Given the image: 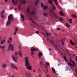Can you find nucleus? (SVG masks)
<instances>
[{
	"label": "nucleus",
	"instance_id": "obj_1",
	"mask_svg": "<svg viewBox=\"0 0 77 77\" xmlns=\"http://www.w3.org/2000/svg\"><path fill=\"white\" fill-rule=\"evenodd\" d=\"M25 61V66L26 68L28 70H31L32 68H31V65L29 62V58L27 57H26L24 58Z\"/></svg>",
	"mask_w": 77,
	"mask_h": 77
},
{
	"label": "nucleus",
	"instance_id": "obj_2",
	"mask_svg": "<svg viewBox=\"0 0 77 77\" xmlns=\"http://www.w3.org/2000/svg\"><path fill=\"white\" fill-rule=\"evenodd\" d=\"M8 20L6 23L7 26H9L12 23V21H14V19H13V15L12 14L9 15L8 17Z\"/></svg>",
	"mask_w": 77,
	"mask_h": 77
},
{
	"label": "nucleus",
	"instance_id": "obj_3",
	"mask_svg": "<svg viewBox=\"0 0 77 77\" xmlns=\"http://www.w3.org/2000/svg\"><path fill=\"white\" fill-rule=\"evenodd\" d=\"M15 54V55H13L12 56L13 59L15 62H17V59H18V57H17V56H18V53L17 52H16Z\"/></svg>",
	"mask_w": 77,
	"mask_h": 77
},
{
	"label": "nucleus",
	"instance_id": "obj_4",
	"mask_svg": "<svg viewBox=\"0 0 77 77\" xmlns=\"http://www.w3.org/2000/svg\"><path fill=\"white\" fill-rule=\"evenodd\" d=\"M11 51H13L14 50V47L12 45V44H10L8 48V51H9L11 50Z\"/></svg>",
	"mask_w": 77,
	"mask_h": 77
},
{
	"label": "nucleus",
	"instance_id": "obj_5",
	"mask_svg": "<svg viewBox=\"0 0 77 77\" xmlns=\"http://www.w3.org/2000/svg\"><path fill=\"white\" fill-rule=\"evenodd\" d=\"M47 41H48L50 43H51V44H52V45H53L54 47H56V44H55L54 43V42H53L52 40L50 39V38H48L47 39Z\"/></svg>",
	"mask_w": 77,
	"mask_h": 77
},
{
	"label": "nucleus",
	"instance_id": "obj_6",
	"mask_svg": "<svg viewBox=\"0 0 77 77\" xmlns=\"http://www.w3.org/2000/svg\"><path fill=\"white\" fill-rule=\"evenodd\" d=\"M11 68L12 69H14V68H15L16 69H18L17 68V67L14 64L11 63Z\"/></svg>",
	"mask_w": 77,
	"mask_h": 77
},
{
	"label": "nucleus",
	"instance_id": "obj_7",
	"mask_svg": "<svg viewBox=\"0 0 77 77\" xmlns=\"http://www.w3.org/2000/svg\"><path fill=\"white\" fill-rule=\"evenodd\" d=\"M35 51H39V49L33 47L31 49V51H35Z\"/></svg>",
	"mask_w": 77,
	"mask_h": 77
},
{
	"label": "nucleus",
	"instance_id": "obj_8",
	"mask_svg": "<svg viewBox=\"0 0 77 77\" xmlns=\"http://www.w3.org/2000/svg\"><path fill=\"white\" fill-rule=\"evenodd\" d=\"M20 2L23 5H26V1L25 0H20Z\"/></svg>",
	"mask_w": 77,
	"mask_h": 77
},
{
	"label": "nucleus",
	"instance_id": "obj_9",
	"mask_svg": "<svg viewBox=\"0 0 77 77\" xmlns=\"http://www.w3.org/2000/svg\"><path fill=\"white\" fill-rule=\"evenodd\" d=\"M18 55L20 56V57H22L23 54L22 53V51L21 50L20 51L18 52Z\"/></svg>",
	"mask_w": 77,
	"mask_h": 77
},
{
	"label": "nucleus",
	"instance_id": "obj_10",
	"mask_svg": "<svg viewBox=\"0 0 77 77\" xmlns=\"http://www.w3.org/2000/svg\"><path fill=\"white\" fill-rule=\"evenodd\" d=\"M69 42L70 44H71L72 45H76L75 44V43H74V42H72V40H70Z\"/></svg>",
	"mask_w": 77,
	"mask_h": 77
},
{
	"label": "nucleus",
	"instance_id": "obj_11",
	"mask_svg": "<svg viewBox=\"0 0 77 77\" xmlns=\"http://www.w3.org/2000/svg\"><path fill=\"white\" fill-rule=\"evenodd\" d=\"M5 47H6V46L5 45L0 46V48L2 49L3 51H4V49H5Z\"/></svg>",
	"mask_w": 77,
	"mask_h": 77
},
{
	"label": "nucleus",
	"instance_id": "obj_12",
	"mask_svg": "<svg viewBox=\"0 0 77 77\" xmlns=\"http://www.w3.org/2000/svg\"><path fill=\"white\" fill-rule=\"evenodd\" d=\"M12 38H10L8 42V44H11L12 42Z\"/></svg>",
	"mask_w": 77,
	"mask_h": 77
},
{
	"label": "nucleus",
	"instance_id": "obj_13",
	"mask_svg": "<svg viewBox=\"0 0 77 77\" xmlns=\"http://www.w3.org/2000/svg\"><path fill=\"white\" fill-rule=\"evenodd\" d=\"M5 42H6V40H5L2 39L1 42V44H5Z\"/></svg>",
	"mask_w": 77,
	"mask_h": 77
},
{
	"label": "nucleus",
	"instance_id": "obj_14",
	"mask_svg": "<svg viewBox=\"0 0 77 77\" xmlns=\"http://www.w3.org/2000/svg\"><path fill=\"white\" fill-rule=\"evenodd\" d=\"M12 2L14 3V4H17L18 3V1L17 0H16L15 1L14 0H12Z\"/></svg>",
	"mask_w": 77,
	"mask_h": 77
},
{
	"label": "nucleus",
	"instance_id": "obj_15",
	"mask_svg": "<svg viewBox=\"0 0 77 77\" xmlns=\"http://www.w3.org/2000/svg\"><path fill=\"white\" fill-rule=\"evenodd\" d=\"M72 17L74 18H77V17L76 14H72Z\"/></svg>",
	"mask_w": 77,
	"mask_h": 77
},
{
	"label": "nucleus",
	"instance_id": "obj_16",
	"mask_svg": "<svg viewBox=\"0 0 77 77\" xmlns=\"http://www.w3.org/2000/svg\"><path fill=\"white\" fill-rule=\"evenodd\" d=\"M2 66L4 68H5L8 66V65L6 64H4L2 65Z\"/></svg>",
	"mask_w": 77,
	"mask_h": 77
},
{
	"label": "nucleus",
	"instance_id": "obj_17",
	"mask_svg": "<svg viewBox=\"0 0 77 77\" xmlns=\"http://www.w3.org/2000/svg\"><path fill=\"white\" fill-rule=\"evenodd\" d=\"M48 2L49 3L51 4L52 5H53V2L52 0H48Z\"/></svg>",
	"mask_w": 77,
	"mask_h": 77
},
{
	"label": "nucleus",
	"instance_id": "obj_18",
	"mask_svg": "<svg viewBox=\"0 0 77 77\" xmlns=\"http://www.w3.org/2000/svg\"><path fill=\"white\" fill-rule=\"evenodd\" d=\"M29 20H31L32 21L33 23H35V24H36V23L35 22V21H33V20H32L31 18H29Z\"/></svg>",
	"mask_w": 77,
	"mask_h": 77
},
{
	"label": "nucleus",
	"instance_id": "obj_19",
	"mask_svg": "<svg viewBox=\"0 0 77 77\" xmlns=\"http://www.w3.org/2000/svg\"><path fill=\"white\" fill-rule=\"evenodd\" d=\"M60 15H61V16H63V12L62 11H60L59 13Z\"/></svg>",
	"mask_w": 77,
	"mask_h": 77
},
{
	"label": "nucleus",
	"instance_id": "obj_20",
	"mask_svg": "<svg viewBox=\"0 0 77 77\" xmlns=\"http://www.w3.org/2000/svg\"><path fill=\"white\" fill-rule=\"evenodd\" d=\"M42 52H40L38 54V57H41V56H42Z\"/></svg>",
	"mask_w": 77,
	"mask_h": 77
},
{
	"label": "nucleus",
	"instance_id": "obj_21",
	"mask_svg": "<svg viewBox=\"0 0 77 77\" xmlns=\"http://www.w3.org/2000/svg\"><path fill=\"white\" fill-rule=\"evenodd\" d=\"M66 71H70L71 70V69H69V67H67V66L66 67Z\"/></svg>",
	"mask_w": 77,
	"mask_h": 77
},
{
	"label": "nucleus",
	"instance_id": "obj_22",
	"mask_svg": "<svg viewBox=\"0 0 77 77\" xmlns=\"http://www.w3.org/2000/svg\"><path fill=\"white\" fill-rule=\"evenodd\" d=\"M53 1H54L55 2L56 5L59 6V4L57 3V0H53Z\"/></svg>",
	"mask_w": 77,
	"mask_h": 77
},
{
	"label": "nucleus",
	"instance_id": "obj_23",
	"mask_svg": "<svg viewBox=\"0 0 77 77\" xmlns=\"http://www.w3.org/2000/svg\"><path fill=\"white\" fill-rule=\"evenodd\" d=\"M52 9H54V10L56 9V8L54 7V6L53 5V4L52 5Z\"/></svg>",
	"mask_w": 77,
	"mask_h": 77
},
{
	"label": "nucleus",
	"instance_id": "obj_24",
	"mask_svg": "<svg viewBox=\"0 0 77 77\" xmlns=\"http://www.w3.org/2000/svg\"><path fill=\"white\" fill-rule=\"evenodd\" d=\"M66 26H67V27H68V28H69V27H70V25L69 24H68L67 23H66Z\"/></svg>",
	"mask_w": 77,
	"mask_h": 77
},
{
	"label": "nucleus",
	"instance_id": "obj_25",
	"mask_svg": "<svg viewBox=\"0 0 77 77\" xmlns=\"http://www.w3.org/2000/svg\"><path fill=\"white\" fill-rule=\"evenodd\" d=\"M45 68H46V71H45V73L46 74H47V72H48V68H47V66H46L45 67Z\"/></svg>",
	"mask_w": 77,
	"mask_h": 77
},
{
	"label": "nucleus",
	"instance_id": "obj_26",
	"mask_svg": "<svg viewBox=\"0 0 77 77\" xmlns=\"http://www.w3.org/2000/svg\"><path fill=\"white\" fill-rule=\"evenodd\" d=\"M30 14L31 15H35V13L34 12V11H32V12H30Z\"/></svg>",
	"mask_w": 77,
	"mask_h": 77
},
{
	"label": "nucleus",
	"instance_id": "obj_27",
	"mask_svg": "<svg viewBox=\"0 0 77 77\" xmlns=\"http://www.w3.org/2000/svg\"><path fill=\"white\" fill-rule=\"evenodd\" d=\"M48 13H45L43 14V15L45 16V17H47V15H48Z\"/></svg>",
	"mask_w": 77,
	"mask_h": 77
},
{
	"label": "nucleus",
	"instance_id": "obj_28",
	"mask_svg": "<svg viewBox=\"0 0 77 77\" xmlns=\"http://www.w3.org/2000/svg\"><path fill=\"white\" fill-rule=\"evenodd\" d=\"M4 14H5V10H4L2 11L1 13H0V15H3Z\"/></svg>",
	"mask_w": 77,
	"mask_h": 77
},
{
	"label": "nucleus",
	"instance_id": "obj_29",
	"mask_svg": "<svg viewBox=\"0 0 77 77\" xmlns=\"http://www.w3.org/2000/svg\"><path fill=\"white\" fill-rule=\"evenodd\" d=\"M52 71L54 73H55L56 70L54 68H52Z\"/></svg>",
	"mask_w": 77,
	"mask_h": 77
},
{
	"label": "nucleus",
	"instance_id": "obj_30",
	"mask_svg": "<svg viewBox=\"0 0 77 77\" xmlns=\"http://www.w3.org/2000/svg\"><path fill=\"white\" fill-rule=\"evenodd\" d=\"M21 17L22 18H24V15L23 14H20Z\"/></svg>",
	"mask_w": 77,
	"mask_h": 77
},
{
	"label": "nucleus",
	"instance_id": "obj_31",
	"mask_svg": "<svg viewBox=\"0 0 77 77\" xmlns=\"http://www.w3.org/2000/svg\"><path fill=\"white\" fill-rule=\"evenodd\" d=\"M59 53L60 54H61L62 56L63 55V54H62V52L60 50H59Z\"/></svg>",
	"mask_w": 77,
	"mask_h": 77
},
{
	"label": "nucleus",
	"instance_id": "obj_32",
	"mask_svg": "<svg viewBox=\"0 0 77 77\" xmlns=\"http://www.w3.org/2000/svg\"><path fill=\"white\" fill-rule=\"evenodd\" d=\"M50 14H54L53 10H51L49 11Z\"/></svg>",
	"mask_w": 77,
	"mask_h": 77
},
{
	"label": "nucleus",
	"instance_id": "obj_33",
	"mask_svg": "<svg viewBox=\"0 0 77 77\" xmlns=\"http://www.w3.org/2000/svg\"><path fill=\"white\" fill-rule=\"evenodd\" d=\"M45 34L47 35V36H48V37L50 36V34L47 33V32H46Z\"/></svg>",
	"mask_w": 77,
	"mask_h": 77
},
{
	"label": "nucleus",
	"instance_id": "obj_34",
	"mask_svg": "<svg viewBox=\"0 0 77 77\" xmlns=\"http://www.w3.org/2000/svg\"><path fill=\"white\" fill-rule=\"evenodd\" d=\"M70 60V61H71L72 63H73V64L74 65H75V63H74V61H72V60Z\"/></svg>",
	"mask_w": 77,
	"mask_h": 77
},
{
	"label": "nucleus",
	"instance_id": "obj_35",
	"mask_svg": "<svg viewBox=\"0 0 77 77\" xmlns=\"http://www.w3.org/2000/svg\"><path fill=\"white\" fill-rule=\"evenodd\" d=\"M43 9H47V6L45 5L44 6H43Z\"/></svg>",
	"mask_w": 77,
	"mask_h": 77
},
{
	"label": "nucleus",
	"instance_id": "obj_36",
	"mask_svg": "<svg viewBox=\"0 0 77 77\" xmlns=\"http://www.w3.org/2000/svg\"><path fill=\"white\" fill-rule=\"evenodd\" d=\"M68 63L70 66H72V64L71 63L69 62H68Z\"/></svg>",
	"mask_w": 77,
	"mask_h": 77
},
{
	"label": "nucleus",
	"instance_id": "obj_37",
	"mask_svg": "<svg viewBox=\"0 0 77 77\" xmlns=\"http://www.w3.org/2000/svg\"><path fill=\"white\" fill-rule=\"evenodd\" d=\"M43 63H43V62H40V65H41V66H42V65H43Z\"/></svg>",
	"mask_w": 77,
	"mask_h": 77
},
{
	"label": "nucleus",
	"instance_id": "obj_38",
	"mask_svg": "<svg viewBox=\"0 0 77 77\" xmlns=\"http://www.w3.org/2000/svg\"><path fill=\"white\" fill-rule=\"evenodd\" d=\"M69 20L70 23H72V19H69Z\"/></svg>",
	"mask_w": 77,
	"mask_h": 77
},
{
	"label": "nucleus",
	"instance_id": "obj_39",
	"mask_svg": "<svg viewBox=\"0 0 77 77\" xmlns=\"http://www.w3.org/2000/svg\"><path fill=\"white\" fill-rule=\"evenodd\" d=\"M39 1V0H37L35 2V4H38Z\"/></svg>",
	"mask_w": 77,
	"mask_h": 77
},
{
	"label": "nucleus",
	"instance_id": "obj_40",
	"mask_svg": "<svg viewBox=\"0 0 77 77\" xmlns=\"http://www.w3.org/2000/svg\"><path fill=\"white\" fill-rule=\"evenodd\" d=\"M1 16V18H5V15H3V14H1L0 15Z\"/></svg>",
	"mask_w": 77,
	"mask_h": 77
},
{
	"label": "nucleus",
	"instance_id": "obj_41",
	"mask_svg": "<svg viewBox=\"0 0 77 77\" xmlns=\"http://www.w3.org/2000/svg\"><path fill=\"white\" fill-rule=\"evenodd\" d=\"M19 48L20 49H21L22 48V46H21V45H20L19 46Z\"/></svg>",
	"mask_w": 77,
	"mask_h": 77
},
{
	"label": "nucleus",
	"instance_id": "obj_42",
	"mask_svg": "<svg viewBox=\"0 0 77 77\" xmlns=\"http://www.w3.org/2000/svg\"><path fill=\"white\" fill-rule=\"evenodd\" d=\"M41 7L43 8L44 7V4L41 3Z\"/></svg>",
	"mask_w": 77,
	"mask_h": 77
},
{
	"label": "nucleus",
	"instance_id": "obj_43",
	"mask_svg": "<svg viewBox=\"0 0 77 77\" xmlns=\"http://www.w3.org/2000/svg\"><path fill=\"white\" fill-rule=\"evenodd\" d=\"M63 58H64V60H66V61L67 60H66V57H65V56H64Z\"/></svg>",
	"mask_w": 77,
	"mask_h": 77
},
{
	"label": "nucleus",
	"instance_id": "obj_44",
	"mask_svg": "<svg viewBox=\"0 0 77 77\" xmlns=\"http://www.w3.org/2000/svg\"><path fill=\"white\" fill-rule=\"evenodd\" d=\"M17 31H15L14 32V35H16V33H17Z\"/></svg>",
	"mask_w": 77,
	"mask_h": 77
},
{
	"label": "nucleus",
	"instance_id": "obj_45",
	"mask_svg": "<svg viewBox=\"0 0 77 77\" xmlns=\"http://www.w3.org/2000/svg\"><path fill=\"white\" fill-rule=\"evenodd\" d=\"M35 54L34 52H31V55L32 56V55H33V54Z\"/></svg>",
	"mask_w": 77,
	"mask_h": 77
},
{
	"label": "nucleus",
	"instance_id": "obj_46",
	"mask_svg": "<svg viewBox=\"0 0 77 77\" xmlns=\"http://www.w3.org/2000/svg\"><path fill=\"white\" fill-rule=\"evenodd\" d=\"M59 19L60 20H61V21H63V19L62 18H59Z\"/></svg>",
	"mask_w": 77,
	"mask_h": 77
},
{
	"label": "nucleus",
	"instance_id": "obj_47",
	"mask_svg": "<svg viewBox=\"0 0 77 77\" xmlns=\"http://www.w3.org/2000/svg\"><path fill=\"white\" fill-rule=\"evenodd\" d=\"M46 64L47 65V66H49V65H50V64H49V63H46Z\"/></svg>",
	"mask_w": 77,
	"mask_h": 77
},
{
	"label": "nucleus",
	"instance_id": "obj_48",
	"mask_svg": "<svg viewBox=\"0 0 77 77\" xmlns=\"http://www.w3.org/2000/svg\"><path fill=\"white\" fill-rule=\"evenodd\" d=\"M15 31L16 32H17V31H18V28H16L15 29Z\"/></svg>",
	"mask_w": 77,
	"mask_h": 77
},
{
	"label": "nucleus",
	"instance_id": "obj_49",
	"mask_svg": "<svg viewBox=\"0 0 77 77\" xmlns=\"http://www.w3.org/2000/svg\"><path fill=\"white\" fill-rule=\"evenodd\" d=\"M39 31H36L35 32V33H37V34H39Z\"/></svg>",
	"mask_w": 77,
	"mask_h": 77
},
{
	"label": "nucleus",
	"instance_id": "obj_50",
	"mask_svg": "<svg viewBox=\"0 0 77 77\" xmlns=\"http://www.w3.org/2000/svg\"><path fill=\"white\" fill-rule=\"evenodd\" d=\"M5 62H7V63H9V61H8V60H5Z\"/></svg>",
	"mask_w": 77,
	"mask_h": 77
},
{
	"label": "nucleus",
	"instance_id": "obj_51",
	"mask_svg": "<svg viewBox=\"0 0 77 77\" xmlns=\"http://www.w3.org/2000/svg\"><path fill=\"white\" fill-rule=\"evenodd\" d=\"M56 18H57V19H59V17H58V16H56Z\"/></svg>",
	"mask_w": 77,
	"mask_h": 77
},
{
	"label": "nucleus",
	"instance_id": "obj_52",
	"mask_svg": "<svg viewBox=\"0 0 77 77\" xmlns=\"http://www.w3.org/2000/svg\"><path fill=\"white\" fill-rule=\"evenodd\" d=\"M13 9V7H11L10 10H12Z\"/></svg>",
	"mask_w": 77,
	"mask_h": 77
},
{
	"label": "nucleus",
	"instance_id": "obj_53",
	"mask_svg": "<svg viewBox=\"0 0 77 77\" xmlns=\"http://www.w3.org/2000/svg\"><path fill=\"white\" fill-rule=\"evenodd\" d=\"M27 9L28 10H29L30 9V7H28L27 8Z\"/></svg>",
	"mask_w": 77,
	"mask_h": 77
},
{
	"label": "nucleus",
	"instance_id": "obj_54",
	"mask_svg": "<svg viewBox=\"0 0 77 77\" xmlns=\"http://www.w3.org/2000/svg\"><path fill=\"white\" fill-rule=\"evenodd\" d=\"M57 30H60V28H57Z\"/></svg>",
	"mask_w": 77,
	"mask_h": 77
},
{
	"label": "nucleus",
	"instance_id": "obj_55",
	"mask_svg": "<svg viewBox=\"0 0 77 77\" xmlns=\"http://www.w3.org/2000/svg\"><path fill=\"white\" fill-rule=\"evenodd\" d=\"M2 38H3V37H0V41H1V40H2Z\"/></svg>",
	"mask_w": 77,
	"mask_h": 77
},
{
	"label": "nucleus",
	"instance_id": "obj_56",
	"mask_svg": "<svg viewBox=\"0 0 77 77\" xmlns=\"http://www.w3.org/2000/svg\"><path fill=\"white\" fill-rule=\"evenodd\" d=\"M61 42H62V43H63V40H61Z\"/></svg>",
	"mask_w": 77,
	"mask_h": 77
},
{
	"label": "nucleus",
	"instance_id": "obj_57",
	"mask_svg": "<svg viewBox=\"0 0 77 77\" xmlns=\"http://www.w3.org/2000/svg\"><path fill=\"white\" fill-rule=\"evenodd\" d=\"M33 72H35V70L33 69Z\"/></svg>",
	"mask_w": 77,
	"mask_h": 77
},
{
	"label": "nucleus",
	"instance_id": "obj_58",
	"mask_svg": "<svg viewBox=\"0 0 77 77\" xmlns=\"http://www.w3.org/2000/svg\"><path fill=\"white\" fill-rule=\"evenodd\" d=\"M26 75H27V77H29V75L27 74H26Z\"/></svg>",
	"mask_w": 77,
	"mask_h": 77
},
{
	"label": "nucleus",
	"instance_id": "obj_59",
	"mask_svg": "<svg viewBox=\"0 0 77 77\" xmlns=\"http://www.w3.org/2000/svg\"><path fill=\"white\" fill-rule=\"evenodd\" d=\"M22 21H24V18H22Z\"/></svg>",
	"mask_w": 77,
	"mask_h": 77
},
{
	"label": "nucleus",
	"instance_id": "obj_60",
	"mask_svg": "<svg viewBox=\"0 0 77 77\" xmlns=\"http://www.w3.org/2000/svg\"><path fill=\"white\" fill-rule=\"evenodd\" d=\"M30 12V10H28L27 11V12Z\"/></svg>",
	"mask_w": 77,
	"mask_h": 77
},
{
	"label": "nucleus",
	"instance_id": "obj_61",
	"mask_svg": "<svg viewBox=\"0 0 77 77\" xmlns=\"http://www.w3.org/2000/svg\"><path fill=\"white\" fill-rule=\"evenodd\" d=\"M19 9H20V8H21V7L19 6Z\"/></svg>",
	"mask_w": 77,
	"mask_h": 77
},
{
	"label": "nucleus",
	"instance_id": "obj_62",
	"mask_svg": "<svg viewBox=\"0 0 77 77\" xmlns=\"http://www.w3.org/2000/svg\"><path fill=\"white\" fill-rule=\"evenodd\" d=\"M39 77H42V75H40Z\"/></svg>",
	"mask_w": 77,
	"mask_h": 77
},
{
	"label": "nucleus",
	"instance_id": "obj_63",
	"mask_svg": "<svg viewBox=\"0 0 77 77\" xmlns=\"http://www.w3.org/2000/svg\"><path fill=\"white\" fill-rule=\"evenodd\" d=\"M76 60H77V57H76V58L75 59Z\"/></svg>",
	"mask_w": 77,
	"mask_h": 77
},
{
	"label": "nucleus",
	"instance_id": "obj_64",
	"mask_svg": "<svg viewBox=\"0 0 77 77\" xmlns=\"http://www.w3.org/2000/svg\"><path fill=\"white\" fill-rule=\"evenodd\" d=\"M75 71H76V72H77V69H75Z\"/></svg>",
	"mask_w": 77,
	"mask_h": 77
}]
</instances>
